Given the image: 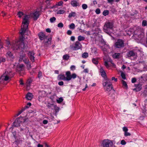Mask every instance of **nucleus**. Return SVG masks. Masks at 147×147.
<instances>
[{"label":"nucleus","mask_w":147,"mask_h":147,"mask_svg":"<svg viewBox=\"0 0 147 147\" xmlns=\"http://www.w3.org/2000/svg\"><path fill=\"white\" fill-rule=\"evenodd\" d=\"M117 78H115L114 77H112L111 78L112 80H114L115 82H116L117 81Z\"/></svg>","instance_id":"nucleus-58"},{"label":"nucleus","mask_w":147,"mask_h":147,"mask_svg":"<svg viewBox=\"0 0 147 147\" xmlns=\"http://www.w3.org/2000/svg\"><path fill=\"white\" fill-rule=\"evenodd\" d=\"M115 45L116 48H121L124 47V42L121 39H118L115 43Z\"/></svg>","instance_id":"nucleus-7"},{"label":"nucleus","mask_w":147,"mask_h":147,"mask_svg":"<svg viewBox=\"0 0 147 147\" xmlns=\"http://www.w3.org/2000/svg\"><path fill=\"white\" fill-rule=\"evenodd\" d=\"M24 111V109H22L21 111H19V113L16 115V116H18L20 115Z\"/></svg>","instance_id":"nucleus-44"},{"label":"nucleus","mask_w":147,"mask_h":147,"mask_svg":"<svg viewBox=\"0 0 147 147\" xmlns=\"http://www.w3.org/2000/svg\"><path fill=\"white\" fill-rule=\"evenodd\" d=\"M121 55L119 53H114L113 55V57L114 59H119Z\"/></svg>","instance_id":"nucleus-18"},{"label":"nucleus","mask_w":147,"mask_h":147,"mask_svg":"<svg viewBox=\"0 0 147 147\" xmlns=\"http://www.w3.org/2000/svg\"><path fill=\"white\" fill-rule=\"evenodd\" d=\"M10 76V73L9 72L7 71H5L1 76V78H3V79H4V81H7L9 80H10L11 78L9 77Z\"/></svg>","instance_id":"nucleus-10"},{"label":"nucleus","mask_w":147,"mask_h":147,"mask_svg":"<svg viewBox=\"0 0 147 147\" xmlns=\"http://www.w3.org/2000/svg\"><path fill=\"white\" fill-rule=\"evenodd\" d=\"M135 86L136 88L134 89V90H136L137 92L140 91L141 89V85L140 84H135Z\"/></svg>","instance_id":"nucleus-15"},{"label":"nucleus","mask_w":147,"mask_h":147,"mask_svg":"<svg viewBox=\"0 0 147 147\" xmlns=\"http://www.w3.org/2000/svg\"><path fill=\"white\" fill-rule=\"evenodd\" d=\"M12 134L13 137L15 138V139H16V132H12Z\"/></svg>","instance_id":"nucleus-53"},{"label":"nucleus","mask_w":147,"mask_h":147,"mask_svg":"<svg viewBox=\"0 0 147 147\" xmlns=\"http://www.w3.org/2000/svg\"><path fill=\"white\" fill-rule=\"evenodd\" d=\"M24 15V13L23 12L21 11H19L17 13V15L19 18H21L22 17V16H23Z\"/></svg>","instance_id":"nucleus-29"},{"label":"nucleus","mask_w":147,"mask_h":147,"mask_svg":"<svg viewBox=\"0 0 147 147\" xmlns=\"http://www.w3.org/2000/svg\"><path fill=\"white\" fill-rule=\"evenodd\" d=\"M42 76V73L41 71H39L38 72V77L39 78H40Z\"/></svg>","instance_id":"nucleus-55"},{"label":"nucleus","mask_w":147,"mask_h":147,"mask_svg":"<svg viewBox=\"0 0 147 147\" xmlns=\"http://www.w3.org/2000/svg\"><path fill=\"white\" fill-rule=\"evenodd\" d=\"M63 101V99L61 98H59V100H57V102L58 103H60L62 102Z\"/></svg>","instance_id":"nucleus-51"},{"label":"nucleus","mask_w":147,"mask_h":147,"mask_svg":"<svg viewBox=\"0 0 147 147\" xmlns=\"http://www.w3.org/2000/svg\"><path fill=\"white\" fill-rule=\"evenodd\" d=\"M69 28L71 29H74L75 28V25L74 23L71 24L69 26Z\"/></svg>","instance_id":"nucleus-31"},{"label":"nucleus","mask_w":147,"mask_h":147,"mask_svg":"<svg viewBox=\"0 0 147 147\" xmlns=\"http://www.w3.org/2000/svg\"><path fill=\"white\" fill-rule=\"evenodd\" d=\"M72 31L70 30H68L67 31V34L68 35H71L72 34Z\"/></svg>","instance_id":"nucleus-50"},{"label":"nucleus","mask_w":147,"mask_h":147,"mask_svg":"<svg viewBox=\"0 0 147 147\" xmlns=\"http://www.w3.org/2000/svg\"><path fill=\"white\" fill-rule=\"evenodd\" d=\"M65 12V11L63 10H59L57 13L58 14H63Z\"/></svg>","instance_id":"nucleus-34"},{"label":"nucleus","mask_w":147,"mask_h":147,"mask_svg":"<svg viewBox=\"0 0 147 147\" xmlns=\"http://www.w3.org/2000/svg\"><path fill=\"white\" fill-rule=\"evenodd\" d=\"M126 31L128 35H130L133 32L134 30L132 28H130L128 30L127 29L126 30Z\"/></svg>","instance_id":"nucleus-19"},{"label":"nucleus","mask_w":147,"mask_h":147,"mask_svg":"<svg viewBox=\"0 0 147 147\" xmlns=\"http://www.w3.org/2000/svg\"><path fill=\"white\" fill-rule=\"evenodd\" d=\"M32 82V80L31 79L28 80L27 82V86H29L30 84Z\"/></svg>","instance_id":"nucleus-47"},{"label":"nucleus","mask_w":147,"mask_h":147,"mask_svg":"<svg viewBox=\"0 0 147 147\" xmlns=\"http://www.w3.org/2000/svg\"><path fill=\"white\" fill-rule=\"evenodd\" d=\"M92 62L94 64H97L98 63L97 58H93L92 59Z\"/></svg>","instance_id":"nucleus-22"},{"label":"nucleus","mask_w":147,"mask_h":147,"mask_svg":"<svg viewBox=\"0 0 147 147\" xmlns=\"http://www.w3.org/2000/svg\"><path fill=\"white\" fill-rule=\"evenodd\" d=\"M95 12L97 14H98L100 13V10L99 9L97 8L96 9L95 11Z\"/></svg>","instance_id":"nucleus-45"},{"label":"nucleus","mask_w":147,"mask_h":147,"mask_svg":"<svg viewBox=\"0 0 147 147\" xmlns=\"http://www.w3.org/2000/svg\"><path fill=\"white\" fill-rule=\"evenodd\" d=\"M23 81L22 79H20V84L23 85L24 84V83H23Z\"/></svg>","instance_id":"nucleus-62"},{"label":"nucleus","mask_w":147,"mask_h":147,"mask_svg":"<svg viewBox=\"0 0 147 147\" xmlns=\"http://www.w3.org/2000/svg\"><path fill=\"white\" fill-rule=\"evenodd\" d=\"M57 79L59 80H63L68 81V77H66L64 74H60L57 77Z\"/></svg>","instance_id":"nucleus-11"},{"label":"nucleus","mask_w":147,"mask_h":147,"mask_svg":"<svg viewBox=\"0 0 147 147\" xmlns=\"http://www.w3.org/2000/svg\"><path fill=\"white\" fill-rule=\"evenodd\" d=\"M136 80L135 78H132L131 79V82L132 83H134L136 82Z\"/></svg>","instance_id":"nucleus-52"},{"label":"nucleus","mask_w":147,"mask_h":147,"mask_svg":"<svg viewBox=\"0 0 147 147\" xmlns=\"http://www.w3.org/2000/svg\"><path fill=\"white\" fill-rule=\"evenodd\" d=\"M126 143V142L124 140H122L121 141V144L122 145H125Z\"/></svg>","instance_id":"nucleus-46"},{"label":"nucleus","mask_w":147,"mask_h":147,"mask_svg":"<svg viewBox=\"0 0 147 147\" xmlns=\"http://www.w3.org/2000/svg\"><path fill=\"white\" fill-rule=\"evenodd\" d=\"M131 134L127 132V131H126L124 133V135L125 136H131Z\"/></svg>","instance_id":"nucleus-41"},{"label":"nucleus","mask_w":147,"mask_h":147,"mask_svg":"<svg viewBox=\"0 0 147 147\" xmlns=\"http://www.w3.org/2000/svg\"><path fill=\"white\" fill-rule=\"evenodd\" d=\"M22 117H20L16 119V120L14 121V123H18L20 124V123L22 122Z\"/></svg>","instance_id":"nucleus-16"},{"label":"nucleus","mask_w":147,"mask_h":147,"mask_svg":"<svg viewBox=\"0 0 147 147\" xmlns=\"http://www.w3.org/2000/svg\"><path fill=\"white\" fill-rule=\"evenodd\" d=\"M71 5L73 7H76L80 6L79 3L76 1H71Z\"/></svg>","instance_id":"nucleus-14"},{"label":"nucleus","mask_w":147,"mask_h":147,"mask_svg":"<svg viewBox=\"0 0 147 147\" xmlns=\"http://www.w3.org/2000/svg\"><path fill=\"white\" fill-rule=\"evenodd\" d=\"M76 69V67L74 65H71L70 67V69L71 70L73 71Z\"/></svg>","instance_id":"nucleus-49"},{"label":"nucleus","mask_w":147,"mask_h":147,"mask_svg":"<svg viewBox=\"0 0 147 147\" xmlns=\"http://www.w3.org/2000/svg\"><path fill=\"white\" fill-rule=\"evenodd\" d=\"M142 26H146L147 25V22L145 20H144L142 22Z\"/></svg>","instance_id":"nucleus-35"},{"label":"nucleus","mask_w":147,"mask_h":147,"mask_svg":"<svg viewBox=\"0 0 147 147\" xmlns=\"http://www.w3.org/2000/svg\"><path fill=\"white\" fill-rule=\"evenodd\" d=\"M109 13V11L108 10H105L103 11V14L104 16H106L108 15Z\"/></svg>","instance_id":"nucleus-32"},{"label":"nucleus","mask_w":147,"mask_h":147,"mask_svg":"<svg viewBox=\"0 0 147 147\" xmlns=\"http://www.w3.org/2000/svg\"><path fill=\"white\" fill-rule=\"evenodd\" d=\"M76 15V13L74 12H72L71 13H69L68 17L71 18L72 17H74Z\"/></svg>","instance_id":"nucleus-23"},{"label":"nucleus","mask_w":147,"mask_h":147,"mask_svg":"<svg viewBox=\"0 0 147 147\" xmlns=\"http://www.w3.org/2000/svg\"><path fill=\"white\" fill-rule=\"evenodd\" d=\"M100 73H101V76L102 77H103L104 78L107 77L106 74V73L105 72V71L104 72H101Z\"/></svg>","instance_id":"nucleus-36"},{"label":"nucleus","mask_w":147,"mask_h":147,"mask_svg":"<svg viewBox=\"0 0 147 147\" xmlns=\"http://www.w3.org/2000/svg\"><path fill=\"white\" fill-rule=\"evenodd\" d=\"M6 61V58L3 57H0V64L1 62H4Z\"/></svg>","instance_id":"nucleus-25"},{"label":"nucleus","mask_w":147,"mask_h":147,"mask_svg":"<svg viewBox=\"0 0 147 147\" xmlns=\"http://www.w3.org/2000/svg\"><path fill=\"white\" fill-rule=\"evenodd\" d=\"M113 145V142L111 141L105 140L103 141L101 146L102 147H112Z\"/></svg>","instance_id":"nucleus-6"},{"label":"nucleus","mask_w":147,"mask_h":147,"mask_svg":"<svg viewBox=\"0 0 147 147\" xmlns=\"http://www.w3.org/2000/svg\"><path fill=\"white\" fill-rule=\"evenodd\" d=\"M82 8L84 9H85L87 8L88 7V6L86 4H84L82 5Z\"/></svg>","instance_id":"nucleus-37"},{"label":"nucleus","mask_w":147,"mask_h":147,"mask_svg":"<svg viewBox=\"0 0 147 147\" xmlns=\"http://www.w3.org/2000/svg\"><path fill=\"white\" fill-rule=\"evenodd\" d=\"M104 65L107 67L108 68L110 67L108 63V61L107 60H106L105 59H104Z\"/></svg>","instance_id":"nucleus-24"},{"label":"nucleus","mask_w":147,"mask_h":147,"mask_svg":"<svg viewBox=\"0 0 147 147\" xmlns=\"http://www.w3.org/2000/svg\"><path fill=\"white\" fill-rule=\"evenodd\" d=\"M110 81L111 80L107 79L106 80L103 81L102 83V85L104 89L109 92L113 88V85Z\"/></svg>","instance_id":"nucleus-3"},{"label":"nucleus","mask_w":147,"mask_h":147,"mask_svg":"<svg viewBox=\"0 0 147 147\" xmlns=\"http://www.w3.org/2000/svg\"><path fill=\"white\" fill-rule=\"evenodd\" d=\"M127 56L129 59L133 60L136 59L137 56V53L133 51H130L127 52Z\"/></svg>","instance_id":"nucleus-5"},{"label":"nucleus","mask_w":147,"mask_h":147,"mask_svg":"<svg viewBox=\"0 0 147 147\" xmlns=\"http://www.w3.org/2000/svg\"><path fill=\"white\" fill-rule=\"evenodd\" d=\"M121 76L123 79L125 80L126 79L125 75L124 73L123 72L121 73Z\"/></svg>","instance_id":"nucleus-40"},{"label":"nucleus","mask_w":147,"mask_h":147,"mask_svg":"<svg viewBox=\"0 0 147 147\" xmlns=\"http://www.w3.org/2000/svg\"><path fill=\"white\" fill-rule=\"evenodd\" d=\"M82 47L81 44L78 41L76 42L74 45L71 46V48L73 50H76L80 49Z\"/></svg>","instance_id":"nucleus-8"},{"label":"nucleus","mask_w":147,"mask_h":147,"mask_svg":"<svg viewBox=\"0 0 147 147\" xmlns=\"http://www.w3.org/2000/svg\"><path fill=\"white\" fill-rule=\"evenodd\" d=\"M69 57V56L67 54L64 55L63 56V58L64 60H68Z\"/></svg>","instance_id":"nucleus-27"},{"label":"nucleus","mask_w":147,"mask_h":147,"mask_svg":"<svg viewBox=\"0 0 147 147\" xmlns=\"http://www.w3.org/2000/svg\"><path fill=\"white\" fill-rule=\"evenodd\" d=\"M20 124L18 123H14V122L13 123V125L12 127L10 128V129L12 130L14 127H18L20 126Z\"/></svg>","instance_id":"nucleus-20"},{"label":"nucleus","mask_w":147,"mask_h":147,"mask_svg":"<svg viewBox=\"0 0 147 147\" xmlns=\"http://www.w3.org/2000/svg\"><path fill=\"white\" fill-rule=\"evenodd\" d=\"M141 78L143 79L144 81L147 80V74H143L141 76Z\"/></svg>","instance_id":"nucleus-26"},{"label":"nucleus","mask_w":147,"mask_h":147,"mask_svg":"<svg viewBox=\"0 0 147 147\" xmlns=\"http://www.w3.org/2000/svg\"><path fill=\"white\" fill-rule=\"evenodd\" d=\"M123 131H124V133L127 131H128V129L127 127H124L123 128Z\"/></svg>","instance_id":"nucleus-43"},{"label":"nucleus","mask_w":147,"mask_h":147,"mask_svg":"<svg viewBox=\"0 0 147 147\" xmlns=\"http://www.w3.org/2000/svg\"><path fill=\"white\" fill-rule=\"evenodd\" d=\"M25 57L26 55L25 54H22V55H21L20 57L19 61H21L23 59H24L26 58Z\"/></svg>","instance_id":"nucleus-21"},{"label":"nucleus","mask_w":147,"mask_h":147,"mask_svg":"<svg viewBox=\"0 0 147 147\" xmlns=\"http://www.w3.org/2000/svg\"><path fill=\"white\" fill-rule=\"evenodd\" d=\"M63 81L59 82L58 84L60 86H62L63 84Z\"/></svg>","instance_id":"nucleus-56"},{"label":"nucleus","mask_w":147,"mask_h":147,"mask_svg":"<svg viewBox=\"0 0 147 147\" xmlns=\"http://www.w3.org/2000/svg\"><path fill=\"white\" fill-rule=\"evenodd\" d=\"M39 16V12L36 11L30 13L29 15H25L24 16L22 22V24H23V27L21 28V31L20 32L21 36L20 38V41L16 47L17 50L21 51L20 52V54H22V52L27 47V42H24V40L27 38V37L25 36L24 34L27 29L29 24V18L31 17L34 18V20H36L38 18Z\"/></svg>","instance_id":"nucleus-1"},{"label":"nucleus","mask_w":147,"mask_h":147,"mask_svg":"<svg viewBox=\"0 0 147 147\" xmlns=\"http://www.w3.org/2000/svg\"><path fill=\"white\" fill-rule=\"evenodd\" d=\"M85 39L84 37L81 35L79 36L78 37V40L79 41H81L84 40Z\"/></svg>","instance_id":"nucleus-28"},{"label":"nucleus","mask_w":147,"mask_h":147,"mask_svg":"<svg viewBox=\"0 0 147 147\" xmlns=\"http://www.w3.org/2000/svg\"><path fill=\"white\" fill-rule=\"evenodd\" d=\"M84 72L86 73H88V70L87 69H85L84 71Z\"/></svg>","instance_id":"nucleus-63"},{"label":"nucleus","mask_w":147,"mask_h":147,"mask_svg":"<svg viewBox=\"0 0 147 147\" xmlns=\"http://www.w3.org/2000/svg\"><path fill=\"white\" fill-rule=\"evenodd\" d=\"M70 40L72 41H74L75 40V37L74 36H72L70 38Z\"/></svg>","instance_id":"nucleus-54"},{"label":"nucleus","mask_w":147,"mask_h":147,"mask_svg":"<svg viewBox=\"0 0 147 147\" xmlns=\"http://www.w3.org/2000/svg\"><path fill=\"white\" fill-rule=\"evenodd\" d=\"M32 93H28L26 95V97L28 100H30L32 98Z\"/></svg>","instance_id":"nucleus-17"},{"label":"nucleus","mask_w":147,"mask_h":147,"mask_svg":"<svg viewBox=\"0 0 147 147\" xmlns=\"http://www.w3.org/2000/svg\"><path fill=\"white\" fill-rule=\"evenodd\" d=\"M43 123L44 124H47L48 122V121L47 120H44L43 121Z\"/></svg>","instance_id":"nucleus-57"},{"label":"nucleus","mask_w":147,"mask_h":147,"mask_svg":"<svg viewBox=\"0 0 147 147\" xmlns=\"http://www.w3.org/2000/svg\"><path fill=\"white\" fill-rule=\"evenodd\" d=\"M46 31L48 33H50L51 32V30L50 28H48L46 29Z\"/></svg>","instance_id":"nucleus-60"},{"label":"nucleus","mask_w":147,"mask_h":147,"mask_svg":"<svg viewBox=\"0 0 147 147\" xmlns=\"http://www.w3.org/2000/svg\"><path fill=\"white\" fill-rule=\"evenodd\" d=\"M56 18L55 17H53L50 18V21L51 22L53 23L56 20Z\"/></svg>","instance_id":"nucleus-33"},{"label":"nucleus","mask_w":147,"mask_h":147,"mask_svg":"<svg viewBox=\"0 0 147 147\" xmlns=\"http://www.w3.org/2000/svg\"><path fill=\"white\" fill-rule=\"evenodd\" d=\"M39 39L42 40L44 39V42L45 45L46 47H48L51 44V38H49L47 39L46 36H45V34L43 32H40L38 34Z\"/></svg>","instance_id":"nucleus-4"},{"label":"nucleus","mask_w":147,"mask_h":147,"mask_svg":"<svg viewBox=\"0 0 147 147\" xmlns=\"http://www.w3.org/2000/svg\"><path fill=\"white\" fill-rule=\"evenodd\" d=\"M54 109L56 112H57L59 111V108L58 107H57L56 106H54Z\"/></svg>","instance_id":"nucleus-39"},{"label":"nucleus","mask_w":147,"mask_h":147,"mask_svg":"<svg viewBox=\"0 0 147 147\" xmlns=\"http://www.w3.org/2000/svg\"><path fill=\"white\" fill-rule=\"evenodd\" d=\"M63 4V2L62 1H60L58 2V5L59 6H61Z\"/></svg>","instance_id":"nucleus-59"},{"label":"nucleus","mask_w":147,"mask_h":147,"mask_svg":"<svg viewBox=\"0 0 147 147\" xmlns=\"http://www.w3.org/2000/svg\"><path fill=\"white\" fill-rule=\"evenodd\" d=\"M122 84L123 86H125V87H127V85L126 84V82L124 80L122 81Z\"/></svg>","instance_id":"nucleus-42"},{"label":"nucleus","mask_w":147,"mask_h":147,"mask_svg":"<svg viewBox=\"0 0 147 147\" xmlns=\"http://www.w3.org/2000/svg\"><path fill=\"white\" fill-rule=\"evenodd\" d=\"M105 71L103 68L102 67H101L100 69V72L101 73L102 72Z\"/></svg>","instance_id":"nucleus-61"},{"label":"nucleus","mask_w":147,"mask_h":147,"mask_svg":"<svg viewBox=\"0 0 147 147\" xmlns=\"http://www.w3.org/2000/svg\"><path fill=\"white\" fill-rule=\"evenodd\" d=\"M6 57L9 58L11 60H12L14 58V56L12 53L10 51H8L6 55Z\"/></svg>","instance_id":"nucleus-13"},{"label":"nucleus","mask_w":147,"mask_h":147,"mask_svg":"<svg viewBox=\"0 0 147 147\" xmlns=\"http://www.w3.org/2000/svg\"><path fill=\"white\" fill-rule=\"evenodd\" d=\"M57 26L59 28H62L63 27V25L62 23L61 22L58 24Z\"/></svg>","instance_id":"nucleus-38"},{"label":"nucleus","mask_w":147,"mask_h":147,"mask_svg":"<svg viewBox=\"0 0 147 147\" xmlns=\"http://www.w3.org/2000/svg\"><path fill=\"white\" fill-rule=\"evenodd\" d=\"M28 54L31 61L32 62H34V52L33 51H29Z\"/></svg>","instance_id":"nucleus-12"},{"label":"nucleus","mask_w":147,"mask_h":147,"mask_svg":"<svg viewBox=\"0 0 147 147\" xmlns=\"http://www.w3.org/2000/svg\"><path fill=\"white\" fill-rule=\"evenodd\" d=\"M113 23L111 21L106 22L104 27V32L110 35L111 33V30H113Z\"/></svg>","instance_id":"nucleus-2"},{"label":"nucleus","mask_w":147,"mask_h":147,"mask_svg":"<svg viewBox=\"0 0 147 147\" xmlns=\"http://www.w3.org/2000/svg\"><path fill=\"white\" fill-rule=\"evenodd\" d=\"M23 60L26 64H28V59H26V58H25L24 59H23Z\"/></svg>","instance_id":"nucleus-48"},{"label":"nucleus","mask_w":147,"mask_h":147,"mask_svg":"<svg viewBox=\"0 0 147 147\" xmlns=\"http://www.w3.org/2000/svg\"><path fill=\"white\" fill-rule=\"evenodd\" d=\"M65 74L66 76L68 77V81L71 80L72 78L74 79L77 77V75L75 73H73L71 75V72L69 71L66 72Z\"/></svg>","instance_id":"nucleus-9"},{"label":"nucleus","mask_w":147,"mask_h":147,"mask_svg":"<svg viewBox=\"0 0 147 147\" xmlns=\"http://www.w3.org/2000/svg\"><path fill=\"white\" fill-rule=\"evenodd\" d=\"M113 1H108V3H110L111 4H112Z\"/></svg>","instance_id":"nucleus-64"},{"label":"nucleus","mask_w":147,"mask_h":147,"mask_svg":"<svg viewBox=\"0 0 147 147\" xmlns=\"http://www.w3.org/2000/svg\"><path fill=\"white\" fill-rule=\"evenodd\" d=\"M88 54L87 53H84L82 55V57L84 58H87L88 56Z\"/></svg>","instance_id":"nucleus-30"}]
</instances>
